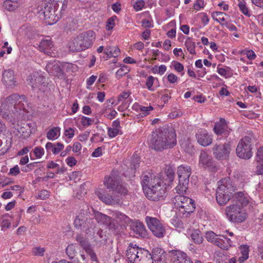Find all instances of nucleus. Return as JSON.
Instances as JSON below:
<instances>
[{"mask_svg": "<svg viewBox=\"0 0 263 263\" xmlns=\"http://www.w3.org/2000/svg\"><path fill=\"white\" fill-rule=\"evenodd\" d=\"M73 259L72 263H87L88 261L85 255L83 253L77 255Z\"/></svg>", "mask_w": 263, "mask_h": 263, "instance_id": "43", "label": "nucleus"}, {"mask_svg": "<svg viewBox=\"0 0 263 263\" xmlns=\"http://www.w3.org/2000/svg\"><path fill=\"white\" fill-rule=\"evenodd\" d=\"M256 162H263V146L260 147L257 151L255 156Z\"/></svg>", "mask_w": 263, "mask_h": 263, "instance_id": "46", "label": "nucleus"}, {"mask_svg": "<svg viewBox=\"0 0 263 263\" xmlns=\"http://www.w3.org/2000/svg\"><path fill=\"white\" fill-rule=\"evenodd\" d=\"M145 5L144 0H140L137 1L134 5V8L136 11H139L142 9Z\"/></svg>", "mask_w": 263, "mask_h": 263, "instance_id": "55", "label": "nucleus"}, {"mask_svg": "<svg viewBox=\"0 0 263 263\" xmlns=\"http://www.w3.org/2000/svg\"><path fill=\"white\" fill-rule=\"evenodd\" d=\"M83 223V229L86 231L87 233H90L91 230H94L96 229L94 220L92 218H86Z\"/></svg>", "mask_w": 263, "mask_h": 263, "instance_id": "32", "label": "nucleus"}, {"mask_svg": "<svg viewBox=\"0 0 263 263\" xmlns=\"http://www.w3.org/2000/svg\"><path fill=\"white\" fill-rule=\"evenodd\" d=\"M178 194L173 200L174 206L178 209L177 213L179 217L186 218L195 209L194 201L188 197L182 195V194Z\"/></svg>", "mask_w": 263, "mask_h": 263, "instance_id": "7", "label": "nucleus"}, {"mask_svg": "<svg viewBox=\"0 0 263 263\" xmlns=\"http://www.w3.org/2000/svg\"><path fill=\"white\" fill-rule=\"evenodd\" d=\"M37 12L40 16H43L44 19L49 25H52L59 20L63 13H60L59 10H57V7L53 4L42 2L37 6Z\"/></svg>", "mask_w": 263, "mask_h": 263, "instance_id": "8", "label": "nucleus"}, {"mask_svg": "<svg viewBox=\"0 0 263 263\" xmlns=\"http://www.w3.org/2000/svg\"><path fill=\"white\" fill-rule=\"evenodd\" d=\"M34 154L36 158H40L44 154V149L42 147H36L34 149Z\"/></svg>", "mask_w": 263, "mask_h": 263, "instance_id": "53", "label": "nucleus"}, {"mask_svg": "<svg viewBox=\"0 0 263 263\" xmlns=\"http://www.w3.org/2000/svg\"><path fill=\"white\" fill-rule=\"evenodd\" d=\"M3 7L8 11H13L18 7V4L16 1L6 0L4 2Z\"/></svg>", "mask_w": 263, "mask_h": 263, "instance_id": "35", "label": "nucleus"}, {"mask_svg": "<svg viewBox=\"0 0 263 263\" xmlns=\"http://www.w3.org/2000/svg\"><path fill=\"white\" fill-rule=\"evenodd\" d=\"M218 182L219 184L216 191V200L219 205H223L230 200L231 197L233 198L237 189L230 178L222 179Z\"/></svg>", "mask_w": 263, "mask_h": 263, "instance_id": "4", "label": "nucleus"}, {"mask_svg": "<svg viewBox=\"0 0 263 263\" xmlns=\"http://www.w3.org/2000/svg\"><path fill=\"white\" fill-rule=\"evenodd\" d=\"M233 199V203L225 208L227 217L230 221L234 223L243 222L248 217L245 208L249 203V197L242 192H237L234 194Z\"/></svg>", "mask_w": 263, "mask_h": 263, "instance_id": "2", "label": "nucleus"}, {"mask_svg": "<svg viewBox=\"0 0 263 263\" xmlns=\"http://www.w3.org/2000/svg\"><path fill=\"white\" fill-rule=\"evenodd\" d=\"M252 139L250 136H245L239 141L236 149L238 157L249 159L252 156Z\"/></svg>", "mask_w": 263, "mask_h": 263, "instance_id": "11", "label": "nucleus"}, {"mask_svg": "<svg viewBox=\"0 0 263 263\" xmlns=\"http://www.w3.org/2000/svg\"><path fill=\"white\" fill-rule=\"evenodd\" d=\"M93 214L98 223L105 225L109 222V221L110 220V216L97 211H93Z\"/></svg>", "mask_w": 263, "mask_h": 263, "instance_id": "30", "label": "nucleus"}, {"mask_svg": "<svg viewBox=\"0 0 263 263\" xmlns=\"http://www.w3.org/2000/svg\"><path fill=\"white\" fill-rule=\"evenodd\" d=\"M196 138L198 143L203 146L210 145L213 141L212 136L203 129L198 131L196 134Z\"/></svg>", "mask_w": 263, "mask_h": 263, "instance_id": "18", "label": "nucleus"}, {"mask_svg": "<svg viewBox=\"0 0 263 263\" xmlns=\"http://www.w3.org/2000/svg\"><path fill=\"white\" fill-rule=\"evenodd\" d=\"M132 229L137 237L144 238L147 235L144 226L140 222H136L133 226Z\"/></svg>", "mask_w": 263, "mask_h": 263, "instance_id": "25", "label": "nucleus"}, {"mask_svg": "<svg viewBox=\"0 0 263 263\" xmlns=\"http://www.w3.org/2000/svg\"><path fill=\"white\" fill-rule=\"evenodd\" d=\"M172 224L176 228H183V222L179 219L176 218L172 219Z\"/></svg>", "mask_w": 263, "mask_h": 263, "instance_id": "52", "label": "nucleus"}, {"mask_svg": "<svg viewBox=\"0 0 263 263\" xmlns=\"http://www.w3.org/2000/svg\"><path fill=\"white\" fill-rule=\"evenodd\" d=\"M98 198L106 204L115 205L121 203V197L119 195L112 193V194H105L99 192L98 194Z\"/></svg>", "mask_w": 263, "mask_h": 263, "instance_id": "17", "label": "nucleus"}, {"mask_svg": "<svg viewBox=\"0 0 263 263\" xmlns=\"http://www.w3.org/2000/svg\"><path fill=\"white\" fill-rule=\"evenodd\" d=\"M120 134V129L117 128H108V135L109 138H114Z\"/></svg>", "mask_w": 263, "mask_h": 263, "instance_id": "47", "label": "nucleus"}, {"mask_svg": "<svg viewBox=\"0 0 263 263\" xmlns=\"http://www.w3.org/2000/svg\"><path fill=\"white\" fill-rule=\"evenodd\" d=\"M256 172L258 175L263 174V162H257Z\"/></svg>", "mask_w": 263, "mask_h": 263, "instance_id": "64", "label": "nucleus"}, {"mask_svg": "<svg viewBox=\"0 0 263 263\" xmlns=\"http://www.w3.org/2000/svg\"><path fill=\"white\" fill-rule=\"evenodd\" d=\"M241 252L242 254V261L247 260L249 257V248L247 246H242L241 247Z\"/></svg>", "mask_w": 263, "mask_h": 263, "instance_id": "49", "label": "nucleus"}, {"mask_svg": "<svg viewBox=\"0 0 263 263\" xmlns=\"http://www.w3.org/2000/svg\"><path fill=\"white\" fill-rule=\"evenodd\" d=\"M93 122L94 119L85 116H83L81 118V123L84 126H89L91 125Z\"/></svg>", "mask_w": 263, "mask_h": 263, "instance_id": "48", "label": "nucleus"}, {"mask_svg": "<svg viewBox=\"0 0 263 263\" xmlns=\"http://www.w3.org/2000/svg\"><path fill=\"white\" fill-rule=\"evenodd\" d=\"M65 135L69 139L72 138L74 135V129L71 127H69L65 130Z\"/></svg>", "mask_w": 263, "mask_h": 263, "instance_id": "62", "label": "nucleus"}, {"mask_svg": "<svg viewBox=\"0 0 263 263\" xmlns=\"http://www.w3.org/2000/svg\"><path fill=\"white\" fill-rule=\"evenodd\" d=\"M177 136L172 127L163 126L153 131L149 140V146L157 152L173 148L177 144Z\"/></svg>", "mask_w": 263, "mask_h": 263, "instance_id": "1", "label": "nucleus"}, {"mask_svg": "<svg viewBox=\"0 0 263 263\" xmlns=\"http://www.w3.org/2000/svg\"><path fill=\"white\" fill-rule=\"evenodd\" d=\"M164 253V251L158 247L155 248L152 250V257L154 261L158 260V256H160L161 254H163Z\"/></svg>", "mask_w": 263, "mask_h": 263, "instance_id": "42", "label": "nucleus"}, {"mask_svg": "<svg viewBox=\"0 0 263 263\" xmlns=\"http://www.w3.org/2000/svg\"><path fill=\"white\" fill-rule=\"evenodd\" d=\"M231 151L230 142L226 143L222 145L216 144L213 148V152L215 157L219 160L226 159L229 156Z\"/></svg>", "mask_w": 263, "mask_h": 263, "instance_id": "14", "label": "nucleus"}, {"mask_svg": "<svg viewBox=\"0 0 263 263\" xmlns=\"http://www.w3.org/2000/svg\"><path fill=\"white\" fill-rule=\"evenodd\" d=\"M130 169L135 170L139 166L140 158L137 155H134L131 159Z\"/></svg>", "mask_w": 263, "mask_h": 263, "instance_id": "39", "label": "nucleus"}, {"mask_svg": "<svg viewBox=\"0 0 263 263\" xmlns=\"http://www.w3.org/2000/svg\"><path fill=\"white\" fill-rule=\"evenodd\" d=\"M46 69L49 73L58 78H62L63 76V72L59 62L54 61L49 62L46 66Z\"/></svg>", "mask_w": 263, "mask_h": 263, "instance_id": "19", "label": "nucleus"}, {"mask_svg": "<svg viewBox=\"0 0 263 263\" xmlns=\"http://www.w3.org/2000/svg\"><path fill=\"white\" fill-rule=\"evenodd\" d=\"M45 251L44 248L35 247L33 249L32 253L35 256H43Z\"/></svg>", "mask_w": 263, "mask_h": 263, "instance_id": "50", "label": "nucleus"}, {"mask_svg": "<svg viewBox=\"0 0 263 263\" xmlns=\"http://www.w3.org/2000/svg\"><path fill=\"white\" fill-rule=\"evenodd\" d=\"M66 161L67 165L70 167L75 165L77 162V161L73 157H68Z\"/></svg>", "mask_w": 263, "mask_h": 263, "instance_id": "63", "label": "nucleus"}, {"mask_svg": "<svg viewBox=\"0 0 263 263\" xmlns=\"http://www.w3.org/2000/svg\"><path fill=\"white\" fill-rule=\"evenodd\" d=\"M199 166L204 168L212 167L214 166V162L212 156L204 151L200 152Z\"/></svg>", "mask_w": 263, "mask_h": 263, "instance_id": "20", "label": "nucleus"}, {"mask_svg": "<svg viewBox=\"0 0 263 263\" xmlns=\"http://www.w3.org/2000/svg\"><path fill=\"white\" fill-rule=\"evenodd\" d=\"M104 184L107 189L120 194L121 195H125L127 194L128 190L121 183L118 172H112L109 176H106Z\"/></svg>", "mask_w": 263, "mask_h": 263, "instance_id": "9", "label": "nucleus"}, {"mask_svg": "<svg viewBox=\"0 0 263 263\" xmlns=\"http://www.w3.org/2000/svg\"><path fill=\"white\" fill-rule=\"evenodd\" d=\"M139 247L136 244L130 243L126 250V256L130 263H136V259L138 258L137 251Z\"/></svg>", "mask_w": 263, "mask_h": 263, "instance_id": "22", "label": "nucleus"}, {"mask_svg": "<svg viewBox=\"0 0 263 263\" xmlns=\"http://www.w3.org/2000/svg\"><path fill=\"white\" fill-rule=\"evenodd\" d=\"M3 82L6 85L9 87H12L15 85L16 81L13 70L9 69L3 72Z\"/></svg>", "mask_w": 263, "mask_h": 263, "instance_id": "23", "label": "nucleus"}, {"mask_svg": "<svg viewBox=\"0 0 263 263\" xmlns=\"http://www.w3.org/2000/svg\"><path fill=\"white\" fill-rule=\"evenodd\" d=\"M226 14L221 12H215L213 14V17L215 21L221 23L226 21L224 15Z\"/></svg>", "mask_w": 263, "mask_h": 263, "instance_id": "40", "label": "nucleus"}, {"mask_svg": "<svg viewBox=\"0 0 263 263\" xmlns=\"http://www.w3.org/2000/svg\"><path fill=\"white\" fill-rule=\"evenodd\" d=\"M27 82L33 89L37 88L40 90L42 86H46L45 78L37 72L30 74L27 79Z\"/></svg>", "mask_w": 263, "mask_h": 263, "instance_id": "15", "label": "nucleus"}, {"mask_svg": "<svg viewBox=\"0 0 263 263\" xmlns=\"http://www.w3.org/2000/svg\"><path fill=\"white\" fill-rule=\"evenodd\" d=\"M169 253L173 263H193L190 257L182 251L174 250Z\"/></svg>", "mask_w": 263, "mask_h": 263, "instance_id": "16", "label": "nucleus"}, {"mask_svg": "<svg viewBox=\"0 0 263 263\" xmlns=\"http://www.w3.org/2000/svg\"><path fill=\"white\" fill-rule=\"evenodd\" d=\"M213 129L216 135H221L224 137H227L230 133V129L228 128L226 121L222 118L215 124Z\"/></svg>", "mask_w": 263, "mask_h": 263, "instance_id": "21", "label": "nucleus"}, {"mask_svg": "<svg viewBox=\"0 0 263 263\" xmlns=\"http://www.w3.org/2000/svg\"><path fill=\"white\" fill-rule=\"evenodd\" d=\"M205 238L209 242L213 243L223 250H228L229 247L231 246L230 244V239L226 238V242L213 231L207 232L205 234Z\"/></svg>", "mask_w": 263, "mask_h": 263, "instance_id": "13", "label": "nucleus"}, {"mask_svg": "<svg viewBox=\"0 0 263 263\" xmlns=\"http://www.w3.org/2000/svg\"><path fill=\"white\" fill-rule=\"evenodd\" d=\"M155 80V78L152 76H149L146 82V86L147 89L149 90H152V86L154 84V81Z\"/></svg>", "mask_w": 263, "mask_h": 263, "instance_id": "54", "label": "nucleus"}, {"mask_svg": "<svg viewBox=\"0 0 263 263\" xmlns=\"http://www.w3.org/2000/svg\"><path fill=\"white\" fill-rule=\"evenodd\" d=\"M85 218H81L80 215L77 216L74 221V225L77 229H83V223Z\"/></svg>", "mask_w": 263, "mask_h": 263, "instance_id": "45", "label": "nucleus"}, {"mask_svg": "<svg viewBox=\"0 0 263 263\" xmlns=\"http://www.w3.org/2000/svg\"><path fill=\"white\" fill-rule=\"evenodd\" d=\"M60 128L59 127H54L51 129L47 134V138L49 140H55L60 135Z\"/></svg>", "mask_w": 263, "mask_h": 263, "instance_id": "34", "label": "nucleus"}, {"mask_svg": "<svg viewBox=\"0 0 263 263\" xmlns=\"http://www.w3.org/2000/svg\"><path fill=\"white\" fill-rule=\"evenodd\" d=\"M137 250V255H138V258L136 259V263L140 261L141 259L145 257L146 256L148 255V254L150 253L147 250L139 247Z\"/></svg>", "mask_w": 263, "mask_h": 263, "instance_id": "41", "label": "nucleus"}, {"mask_svg": "<svg viewBox=\"0 0 263 263\" xmlns=\"http://www.w3.org/2000/svg\"><path fill=\"white\" fill-rule=\"evenodd\" d=\"M177 174L179 183L176 187V190L178 194H184L188 189L191 168L189 166L181 165L178 167Z\"/></svg>", "mask_w": 263, "mask_h": 263, "instance_id": "10", "label": "nucleus"}, {"mask_svg": "<svg viewBox=\"0 0 263 263\" xmlns=\"http://www.w3.org/2000/svg\"><path fill=\"white\" fill-rule=\"evenodd\" d=\"M161 179L152 172H144L141 184L146 196L150 200L157 201L162 198L164 190L161 185Z\"/></svg>", "mask_w": 263, "mask_h": 263, "instance_id": "3", "label": "nucleus"}, {"mask_svg": "<svg viewBox=\"0 0 263 263\" xmlns=\"http://www.w3.org/2000/svg\"><path fill=\"white\" fill-rule=\"evenodd\" d=\"M238 6L240 11L246 15L250 16V14L248 8L246 6V5L242 2H240L238 4Z\"/></svg>", "mask_w": 263, "mask_h": 263, "instance_id": "58", "label": "nucleus"}, {"mask_svg": "<svg viewBox=\"0 0 263 263\" xmlns=\"http://www.w3.org/2000/svg\"><path fill=\"white\" fill-rule=\"evenodd\" d=\"M3 139H0V156L6 153L11 146V140L10 137L5 136L4 135Z\"/></svg>", "mask_w": 263, "mask_h": 263, "instance_id": "24", "label": "nucleus"}, {"mask_svg": "<svg viewBox=\"0 0 263 263\" xmlns=\"http://www.w3.org/2000/svg\"><path fill=\"white\" fill-rule=\"evenodd\" d=\"M129 71V69L128 68V67L124 65L119 69H118L116 72V77L118 79H120L121 77L127 73Z\"/></svg>", "mask_w": 263, "mask_h": 263, "instance_id": "44", "label": "nucleus"}, {"mask_svg": "<svg viewBox=\"0 0 263 263\" xmlns=\"http://www.w3.org/2000/svg\"><path fill=\"white\" fill-rule=\"evenodd\" d=\"M104 53L107 55L108 58L116 57L120 53V49L116 46H108L105 49Z\"/></svg>", "mask_w": 263, "mask_h": 263, "instance_id": "33", "label": "nucleus"}, {"mask_svg": "<svg viewBox=\"0 0 263 263\" xmlns=\"http://www.w3.org/2000/svg\"><path fill=\"white\" fill-rule=\"evenodd\" d=\"M20 173V169L17 165L10 169L9 174L12 176H16Z\"/></svg>", "mask_w": 263, "mask_h": 263, "instance_id": "61", "label": "nucleus"}, {"mask_svg": "<svg viewBox=\"0 0 263 263\" xmlns=\"http://www.w3.org/2000/svg\"><path fill=\"white\" fill-rule=\"evenodd\" d=\"M153 258L151 253L148 254V255L146 256L145 257L140 260V261L137 263H153Z\"/></svg>", "mask_w": 263, "mask_h": 263, "instance_id": "56", "label": "nucleus"}, {"mask_svg": "<svg viewBox=\"0 0 263 263\" xmlns=\"http://www.w3.org/2000/svg\"><path fill=\"white\" fill-rule=\"evenodd\" d=\"M49 192L47 190H42L40 191L38 194V198L44 200L49 196Z\"/></svg>", "mask_w": 263, "mask_h": 263, "instance_id": "57", "label": "nucleus"}, {"mask_svg": "<svg viewBox=\"0 0 263 263\" xmlns=\"http://www.w3.org/2000/svg\"><path fill=\"white\" fill-rule=\"evenodd\" d=\"M76 240L79 243L81 246L84 248V250H86L87 249L90 247V245L88 241L81 234H79L77 236Z\"/></svg>", "mask_w": 263, "mask_h": 263, "instance_id": "38", "label": "nucleus"}, {"mask_svg": "<svg viewBox=\"0 0 263 263\" xmlns=\"http://www.w3.org/2000/svg\"><path fill=\"white\" fill-rule=\"evenodd\" d=\"M181 148L186 153L190 155L194 153L195 148L191 141L187 139H184L180 143Z\"/></svg>", "mask_w": 263, "mask_h": 263, "instance_id": "27", "label": "nucleus"}, {"mask_svg": "<svg viewBox=\"0 0 263 263\" xmlns=\"http://www.w3.org/2000/svg\"><path fill=\"white\" fill-rule=\"evenodd\" d=\"M116 18V16H113L109 18L106 22V29L110 30L112 29L115 26V20Z\"/></svg>", "mask_w": 263, "mask_h": 263, "instance_id": "51", "label": "nucleus"}, {"mask_svg": "<svg viewBox=\"0 0 263 263\" xmlns=\"http://www.w3.org/2000/svg\"><path fill=\"white\" fill-rule=\"evenodd\" d=\"M53 5L59 10L60 13H64L67 8L68 0H53Z\"/></svg>", "mask_w": 263, "mask_h": 263, "instance_id": "31", "label": "nucleus"}, {"mask_svg": "<svg viewBox=\"0 0 263 263\" xmlns=\"http://www.w3.org/2000/svg\"><path fill=\"white\" fill-rule=\"evenodd\" d=\"M53 47L52 42L50 39L43 40L39 45V50L47 55L50 53V49Z\"/></svg>", "mask_w": 263, "mask_h": 263, "instance_id": "26", "label": "nucleus"}, {"mask_svg": "<svg viewBox=\"0 0 263 263\" xmlns=\"http://www.w3.org/2000/svg\"><path fill=\"white\" fill-rule=\"evenodd\" d=\"M191 237L193 241L197 244L201 243L203 240L200 232L198 230L194 231Z\"/></svg>", "mask_w": 263, "mask_h": 263, "instance_id": "36", "label": "nucleus"}, {"mask_svg": "<svg viewBox=\"0 0 263 263\" xmlns=\"http://www.w3.org/2000/svg\"><path fill=\"white\" fill-rule=\"evenodd\" d=\"M145 221L148 229L155 236L158 238H163L164 236L166 233L165 228L158 219L146 216Z\"/></svg>", "mask_w": 263, "mask_h": 263, "instance_id": "12", "label": "nucleus"}, {"mask_svg": "<svg viewBox=\"0 0 263 263\" xmlns=\"http://www.w3.org/2000/svg\"><path fill=\"white\" fill-rule=\"evenodd\" d=\"M95 231H96L97 233L96 235H94V237L95 238V240L97 241V243L100 246L105 245L106 243L107 238L104 235L102 230L100 228H97Z\"/></svg>", "mask_w": 263, "mask_h": 263, "instance_id": "29", "label": "nucleus"}, {"mask_svg": "<svg viewBox=\"0 0 263 263\" xmlns=\"http://www.w3.org/2000/svg\"><path fill=\"white\" fill-rule=\"evenodd\" d=\"M26 100L24 95L13 94L7 97L2 103L0 113L3 118L7 119L10 112L14 113L23 108V101Z\"/></svg>", "mask_w": 263, "mask_h": 263, "instance_id": "5", "label": "nucleus"}, {"mask_svg": "<svg viewBox=\"0 0 263 263\" xmlns=\"http://www.w3.org/2000/svg\"><path fill=\"white\" fill-rule=\"evenodd\" d=\"M76 247L73 244H70L66 249V253L71 259H73L77 256Z\"/></svg>", "mask_w": 263, "mask_h": 263, "instance_id": "37", "label": "nucleus"}, {"mask_svg": "<svg viewBox=\"0 0 263 263\" xmlns=\"http://www.w3.org/2000/svg\"><path fill=\"white\" fill-rule=\"evenodd\" d=\"M111 215L117 222H120L121 224H123L124 223H126L128 222V217L119 211H112Z\"/></svg>", "mask_w": 263, "mask_h": 263, "instance_id": "28", "label": "nucleus"}, {"mask_svg": "<svg viewBox=\"0 0 263 263\" xmlns=\"http://www.w3.org/2000/svg\"><path fill=\"white\" fill-rule=\"evenodd\" d=\"M86 252L89 254L92 261H97V257L95 252L89 247L86 250Z\"/></svg>", "mask_w": 263, "mask_h": 263, "instance_id": "60", "label": "nucleus"}, {"mask_svg": "<svg viewBox=\"0 0 263 263\" xmlns=\"http://www.w3.org/2000/svg\"><path fill=\"white\" fill-rule=\"evenodd\" d=\"M95 39V33L92 30L84 32L69 43V50L72 52L84 50L90 47Z\"/></svg>", "mask_w": 263, "mask_h": 263, "instance_id": "6", "label": "nucleus"}, {"mask_svg": "<svg viewBox=\"0 0 263 263\" xmlns=\"http://www.w3.org/2000/svg\"><path fill=\"white\" fill-rule=\"evenodd\" d=\"M64 148V145L61 143L58 142L57 143L55 146L54 148H53V154H57L59 153Z\"/></svg>", "mask_w": 263, "mask_h": 263, "instance_id": "59", "label": "nucleus"}]
</instances>
